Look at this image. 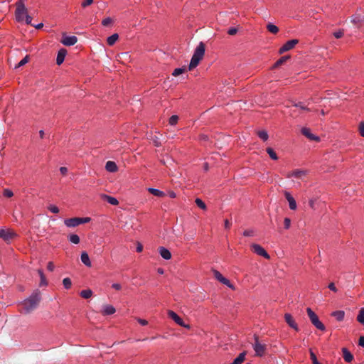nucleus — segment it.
<instances>
[{
  "label": "nucleus",
  "mask_w": 364,
  "mask_h": 364,
  "mask_svg": "<svg viewBox=\"0 0 364 364\" xmlns=\"http://www.w3.org/2000/svg\"><path fill=\"white\" fill-rule=\"evenodd\" d=\"M41 300V291L36 289L28 299L21 303L22 309L21 312L25 314H30L38 307Z\"/></svg>",
  "instance_id": "obj_1"
},
{
  "label": "nucleus",
  "mask_w": 364,
  "mask_h": 364,
  "mask_svg": "<svg viewBox=\"0 0 364 364\" xmlns=\"http://www.w3.org/2000/svg\"><path fill=\"white\" fill-rule=\"evenodd\" d=\"M205 46L203 42H200L194 50L193 55L191 58L188 69L192 70L198 66L200 60L203 58L205 55Z\"/></svg>",
  "instance_id": "obj_2"
},
{
  "label": "nucleus",
  "mask_w": 364,
  "mask_h": 364,
  "mask_svg": "<svg viewBox=\"0 0 364 364\" xmlns=\"http://www.w3.org/2000/svg\"><path fill=\"white\" fill-rule=\"evenodd\" d=\"M28 15V10L25 6L23 0H18L16 3V19L18 22L24 21V18Z\"/></svg>",
  "instance_id": "obj_3"
},
{
  "label": "nucleus",
  "mask_w": 364,
  "mask_h": 364,
  "mask_svg": "<svg viewBox=\"0 0 364 364\" xmlns=\"http://www.w3.org/2000/svg\"><path fill=\"white\" fill-rule=\"evenodd\" d=\"M307 314L312 324L318 329L324 331L325 326L319 321L318 316L312 311L311 308L306 309Z\"/></svg>",
  "instance_id": "obj_4"
},
{
  "label": "nucleus",
  "mask_w": 364,
  "mask_h": 364,
  "mask_svg": "<svg viewBox=\"0 0 364 364\" xmlns=\"http://www.w3.org/2000/svg\"><path fill=\"white\" fill-rule=\"evenodd\" d=\"M18 237L12 229H0V238L9 243Z\"/></svg>",
  "instance_id": "obj_5"
},
{
  "label": "nucleus",
  "mask_w": 364,
  "mask_h": 364,
  "mask_svg": "<svg viewBox=\"0 0 364 364\" xmlns=\"http://www.w3.org/2000/svg\"><path fill=\"white\" fill-rule=\"evenodd\" d=\"M255 338V343L252 345V347L254 348V350L255 351V354L257 356H262L264 355L265 349H266V345L261 343L259 341V338L257 336H254Z\"/></svg>",
  "instance_id": "obj_6"
},
{
  "label": "nucleus",
  "mask_w": 364,
  "mask_h": 364,
  "mask_svg": "<svg viewBox=\"0 0 364 364\" xmlns=\"http://www.w3.org/2000/svg\"><path fill=\"white\" fill-rule=\"evenodd\" d=\"M167 314L168 317L173 320L175 323H176L178 325L186 328H190V326L185 324L183 319L180 316H178L174 311L168 310Z\"/></svg>",
  "instance_id": "obj_7"
},
{
  "label": "nucleus",
  "mask_w": 364,
  "mask_h": 364,
  "mask_svg": "<svg viewBox=\"0 0 364 364\" xmlns=\"http://www.w3.org/2000/svg\"><path fill=\"white\" fill-rule=\"evenodd\" d=\"M299 41L297 39H292L286 42L279 50L280 54L291 50L297 43Z\"/></svg>",
  "instance_id": "obj_8"
},
{
  "label": "nucleus",
  "mask_w": 364,
  "mask_h": 364,
  "mask_svg": "<svg viewBox=\"0 0 364 364\" xmlns=\"http://www.w3.org/2000/svg\"><path fill=\"white\" fill-rule=\"evenodd\" d=\"M252 250L257 254L258 255L262 256L266 259H269L270 257L269 254L266 252V250L259 245L253 244L252 246Z\"/></svg>",
  "instance_id": "obj_9"
},
{
  "label": "nucleus",
  "mask_w": 364,
  "mask_h": 364,
  "mask_svg": "<svg viewBox=\"0 0 364 364\" xmlns=\"http://www.w3.org/2000/svg\"><path fill=\"white\" fill-rule=\"evenodd\" d=\"M213 272L215 279H218L220 282L231 289H234V287L231 284L230 282L224 277L218 270L213 269Z\"/></svg>",
  "instance_id": "obj_10"
},
{
  "label": "nucleus",
  "mask_w": 364,
  "mask_h": 364,
  "mask_svg": "<svg viewBox=\"0 0 364 364\" xmlns=\"http://www.w3.org/2000/svg\"><path fill=\"white\" fill-rule=\"evenodd\" d=\"M77 41V38L75 36H67L65 34L63 36L61 43L66 46H71L75 45Z\"/></svg>",
  "instance_id": "obj_11"
},
{
  "label": "nucleus",
  "mask_w": 364,
  "mask_h": 364,
  "mask_svg": "<svg viewBox=\"0 0 364 364\" xmlns=\"http://www.w3.org/2000/svg\"><path fill=\"white\" fill-rule=\"evenodd\" d=\"M350 21L358 28L364 26V16L360 14H355L351 16Z\"/></svg>",
  "instance_id": "obj_12"
},
{
  "label": "nucleus",
  "mask_w": 364,
  "mask_h": 364,
  "mask_svg": "<svg viewBox=\"0 0 364 364\" xmlns=\"http://www.w3.org/2000/svg\"><path fill=\"white\" fill-rule=\"evenodd\" d=\"M306 173H307V171L306 170L296 169V170H294L292 172L289 173L287 175V177L288 178L295 177L296 178L303 179L304 177L306 176Z\"/></svg>",
  "instance_id": "obj_13"
},
{
  "label": "nucleus",
  "mask_w": 364,
  "mask_h": 364,
  "mask_svg": "<svg viewBox=\"0 0 364 364\" xmlns=\"http://www.w3.org/2000/svg\"><path fill=\"white\" fill-rule=\"evenodd\" d=\"M284 319L287 324L296 331H299L298 326L290 314H284Z\"/></svg>",
  "instance_id": "obj_14"
},
{
  "label": "nucleus",
  "mask_w": 364,
  "mask_h": 364,
  "mask_svg": "<svg viewBox=\"0 0 364 364\" xmlns=\"http://www.w3.org/2000/svg\"><path fill=\"white\" fill-rule=\"evenodd\" d=\"M65 225L68 228H75L80 225V218H72L64 220Z\"/></svg>",
  "instance_id": "obj_15"
},
{
  "label": "nucleus",
  "mask_w": 364,
  "mask_h": 364,
  "mask_svg": "<svg viewBox=\"0 0 364 364\" xmlns=\"http://www.w3.org/2000/svg\"><path fill=\"white\" fill-rule=\"evenodd\" d=\"M116 312L115 308L112 305L105 304L102 306V314L104 316L112 315Z\"/></svg>",
  "instance_id": "obj_16"
},
{
  "label": "nucleus",
  "mask_w": 364,
  "mask_h": 364,
  "mask_svg": "<svg viewBox=\"0 0 364 364\" xmlns=\"http://www.w3.org/2000/svg\"><path fill=\"white\" fill-rule=\"evenodd\" d=\"M284 196H285L286 199L289 202V208L291 210H296V200H294V198L287 191H284Z\"/></svg>",
  "instance_id": "obj_17"
},
{
  "label": "nucleus",
  "mask_w": 364,
  "mask_h": 364,
  "mask_svg": "<svg viewBox=\"0 0 364 364\" xmlns=\"http://www.w3.org/2000/svg\"><path fill=\"white\" fill-rule=\"evenodd\" d=\"M301 133L303 135H304L306 137H307L310 140L317 141H319V137L311 134V131L309 128H306V127L302 128Z\"/></svg>",
  "instance_id": "obj_18"
},
{
  "label": "nucleus",
  "mask_w": 364,
  "mask_h": 364,
  "mask_svg": "<svg viewBox=\"0 0 364 364\" xmlns=\"http://www.w3.org/2000/svg\"><path fill=\"white\" fill-rule=\"evenodd\" d=\"M66 53H67V51L64 48H62L58 51L57 58H56L57 65H60L63 63V61L65 60V57L66 55Z\"/></svg>",
  "instance_id": "obj_19"
},
{
  "label": "nucleus",
  "mask_w": 364,
  "mask_h": 364,
  "mask_svg": "<svg viewBox=\"0 0 364 364\" xmlns=\"http://www.w3.org/2000/svg\"><path fill=\"white\" fill-rule=\"evenodd\" d=\"M159 254H160V255H161L164 259H171V252H170L168 249H166V248H165V247H160L159 248Z\"/></svg>",
  "instance_id": "obj_20"
},
{
  "label": "nucleus",
  "mask_w": 364,
  "mask_h": 364,
  "mask_svg": "<svg viewBox=\"0 0 364 364\" xmlns=\"http://www.w3.org/2000/svg\"><path fill=\"white\" fill-rule=\"evenodd\" d=\"M343 357L346 362L350 363L353 360V355L346 348L342 349Z\"/></svg>",
  "instance_id": "obj_21"
},
{
  "label": "nucleus",
  "mask_w": 364,
  "mask_h": 364,
  "mask_svg": "<svg viewBox=\"0 0 364 364\" xmlns=\"http://www.w3.org/2000/svg\"><path fill=\"white\" fill-rule=\"evenodd\" d=\"M101 198L103 200L107 201L111 205H117L119 204V201L117 200V199L114 197H112V196H107L105 194H102V195H101Z\"/></svg>",
  "instance_id": "obj_22"
},
{
  "label": "nucleus",
  "mask_w": 364,
  "mask_h": 364,
  "mask_svg": "<svg viewBox=\"0 0 364 364\" xmlns=\"http://www.w3.org/2000/svg\"><path fill=\"white\" fill-rule=\"evenodd\" d=\"M105 168L107 171L114 173L117 171V164L114 161H109L106 163Z\"/></svg>",
  "instance_id": "obj_23"
},
{
  "label": "nucleus",
  "mask_w": 364,
  "mask_h": 364,
  "mask_svg": "<svg viewBox=\"0 0 364 364\" xmlns=\"http://www.w3.org/2000/svg\"><path fill=\"white\" fill-rule=\"evenodd\" d=\"M82 262L87 267H91L92 264L88 254L86 252H82L80 257Z\"/></svg>",
  "instance_id": "obj_24"
},
{
  "label": "nucleus",
  "mask_w": 364,
  "mask_h": 364,
  "mask_svg": "<svg viewBox=\"0 0 364 364\" xmlns=\"http://www.w3.org/2000/svg\"><path fill=\"white\" fill-rule=\"evenodd\" d=\"M147 191L151 194H152V195H154V196H155L156 197L162 198V197H164L166 196L164 192H163V191H161L160 190L154 188H148Z\"/></svg>",
  "instance_id": "obj_25"
},
{
  "label": "nucleus",
  "mask_w": 364,
  "mask_h": 364,
  "mask_svg": "<svg viewBox=\"0 0 364 364\" xmlns=\"http://www.w3.org/2000/svg\"><path fill=\"white\" fill-rule=\"evenodd\" d=\"M331 316L335 317L338 321H341L344 318L345 312L343 311H336L331 314Z\"/></svg>",
  "instance_id": "obj_26"
},
{
  "label": "nucleus",
  "mask_w": 364,
  "mask_h": 364,
  "mask_svg": "<svg viewBox=\"0 0 364 364\" xmlns=\"http://www.w3.org/2000/svg\"><path fill=\"white\" fill-rule=\"evenodd\" d=\"M245 352H242L230 364H242L245 359Z\"/></svg>",
  "instance_id": "obj_27"
},
{
  "label": "nucleus",
  "mask_w": 364,
  "mask_h": 364,
  "mask_svg": "<svg viewBox=\"0 0 364 364\" xmlns=\"http://www.w3.org/2000/svg\"><path fill=\"white\" fill-rule=\"evenodd\" d=\"M290 58L289 55H284L280 58L273 65V68H276L284 64L287 60Z\"/></svg>",
  "instance_id": "obj_28"
},
{
  "label": "nucleus",
  "mask_w": 364,
  "mask_h": 364,
  "mask_svg": "<svg viewBox=\"0 0 364 364\" xmlns=\"http://www.w3.org/2000/svg\"><path fill=\"white\" fill-rule=\"evenodd\" d=\"M119 38V36L117 33H114L112 34V36H110L109 37L107 38V43L109 46H113L116 41L118 40Z\"/></svg>",
  "instance_id": "obj_29"
},
{
  "label": "nucleus",
  "mask_w": 364,
  "mask_h": 364,
  "mask_svg": "<svg viewBox=\"0 0 364 364\" xmlns=\"http://www.w3.org/2000/svg\"><path fill=\"white\" fill-rule=\"evenodd\" d=\"M80 296L82 298H84V299H89V298H90L92 296V291L90 289H85V290H82L80 292Z\"/></svg>",
  "instance_id": "obj_30"
},
{
  "label": "nucleus",
  "mask_w": 364,
  "mask_h": 364,
  "mask_svg": "<svg viewBox=\"0 0 364 364\" xmlns=\"http://www.w3.org/2000/svg\"><path fill=\"white\" fill-rule=\"evenodd\" d=\"M357 321L364 325V308H361L357 316Z\"/></svg>",
  "instance_id": "obj_31"
},
{
  "label": "nucleus",
  "mask_w": 364,
  "mask_h": 364,
  "mask_svg": "<svg viewBox=\"0 0 364 364\" xmlns=\"http://www.w3.org/2000/svg\"><path fill=\"white\" fill-rule=\"evenodd\" d=\"M266 151L272 159H273V160L278 159L277 154L272 148L268 147V148H267Z\"/></svg>",
  "instance_id": "obj_32"
},
{
  "label": "nucleus",
  "mask_w": 364,
  "mask_h": 364,
  "mask_svg": "<svg viewBox=\"0 0 364 364\" xmlns=\"http://www.w3.org/2000/svg\"><path fill=\"white\" fill-rule=\"evenodd\" d=\"M267 30L272 33H277L279 31V28L274 24L269 23L267 26Z\"/></svg>",
  "instance_id": "obj_33"
},
{
  "label": "nucleus",
  "mask_w": 364,
  "mask_h": 364,
  "mask_svg": "<svg viewBox=\"0 0 364 364\" xmlns=\"http://www.w3.org/2000/svg\"><path fill=\"white\" fill-rule=\"evenodd\" d=\"M69 240L73 244H78L80 242V237L77 235L72 234L69 236Z\"/></svg>",
  "instance_id": "obj_34"
},
{
  "label": "nucleus",
  "mask_w": 364,
  "mask_h": 364,
  "mask_svg": "<svg viewBox=\"0 0 364 364\" xmlns=\"http://www.w3.org/2000/svg\"><path fill=\"white\" fill-rule=\"evenodd\" d=\"M257 135L263 141H267L268 139V134L264 130L259 131L257 132Z\"/></svg>",
  "instance_id": "obj_35"
},
{
  "label": "nucleus",
  "mask_w": 364,
  "mask_h": 364,
  "mask_svg": "<svg viewBox=\"0 0 364 364\" xmlns=\"http://www.w3.org/2000/svg\"><path fill=\"white\" fill-rule=\"evenodd\" d=\"M196 204L200 208H201L202 210H206V205L205 203L200 198H196Z\"/></svg>",
  "instance_id": "obj_36"
},
{
  "label": "nucleus",
  "mask_w": 364,
  "mask_h": 364,
  "mask_svg": "<svg viewBox=\"0 0 364 364\" xmlns=\"http://www.w3.org/2000/svg\"><path fill=\"white\" fill-rule=\"evenodd\" d=\"M63 284L65 289H68L71 287L72 282L70 278L67 277L63 279Z\"/></svg>",
  "instance_id": "obj_37"
},
{
  "label": "nucleus",
  "mask_w": 364,
  "mask_h": 364,
  "mask_svg": "<svg viewBox=\"0 0 364 364\" xmlns=\"http://www.w3.org/2000/svg\"><path fill=\"white\" fill-rule=\"evenodd\" d=\"M28 60H29V56L28 55H26L16 65V68H20L24 65H26L28 62Z\"/></svg>",
  "instance_id": "obj_38"
},
{
  "label": "nucleus",
  "mask_w": 364,
  "mask_h": 364,
  "mask_svg": "<svg viewBox=\"0 0 364 364\" xmlns=\"http://www.w3.org/2000/svg\"><path fill=\"white\" fill-rule=\"evenodd\" d=\"M113 21H113V19L112 18L107 17V18H105V19L102 20V24L104 26H109L112 24Z\"/></svg>",
  "instance_id": "obj_39"
},
{
  "label": "nucleus",
  "mask_w": 364,
  "mask_h": 364,
  "mask_svg": "<svg viewBox=\"0 0 364 364\" xmlns=\"http://www.w3.org/2000/svg\"><path fill=\"white\" fill-rule=\"evenodd\" d=\"M185 70H186V69L183 68H176L173 70L172 75L173 76H178L179 75L185 72Z\"/></svg>",
  "instance_id": "obj_40"
},
{
  "label": "nucleus",
  "mask_w": 364,
  "mask_h": 364,
  "mask_svg": "<svg viewBox=\"0 0 364 364\" xmlns=\"http://www.w3.org/2000/svg\"><path fill=\"white\" fill-rule=\"evenodd\" d=\"M178 119V117L177 115H172L169 119V124L171 125H175Z\"/></svg>",
  "instance_id": "obj_41"
},
{
  "label": "nucleus",
  "mask_w": 364,
  "mask_h": 364,
  "mask_svg": "<svg viewBox=\"0 0 364 364\" xmlns=\"http://www.w3.org/2000/svg\"><path fill=\"white\" fill-rule=\"evenodd\" d=\"M3 195L5 197L11 198L14 196V193H13L12 191H11L10 189L6 188L4 190Z\"/></svg>",
  "instance_id": "obj_42"
},
{
  "label": "nucleus",
  "mask_w": 364,
  "mask_h": 364,
  "mask_svg": "<svg viewBox=\"0 0 364 364\" xmlns=\"http://www.w3.org/2000/svg\"><path fill=\"white\" fill-rule=\"evenodd\" d=\"M293 106L295 107H299L302 110H309V109L306 106L304 105L302 102L294 103Z\"/></svg>",
  "instance_id": "obj_43"
},
{
  "label": "nucleus",
  "mask_w": 364,
  "mask_h": 364,
  "mask_svg": "<svg viewBox=\"0 0 364 364\" xmlns=\"http://www.w3.org/2000/svg\"><path fill=\"white\" fill-rule=\"evenodd\" d=\"M48 210L50 211H51L52 213H59V208L54 205H50L48 207Z\"/></svg>",
  "instance_id": "obj_44"
},
{
  "label": "nucleus",
  "mask_w": 364,
  "mask_h": 364,
  "mask_svg": "<svg viewBox=\"0 0 364 364\" xmlns=\"http://www.w3.org/2000/svg\"><path fill=\"white\" fill-rule=\"evenodd\" d=\"M152 140H153V142H154V145L156 146H161V141H160V138L158 136H154L152 138Z\"/></svg>",
  "instance_id": "obj_45"
},
{
  "label": "nucleus",
  "mask_w": 364,
  "mask_h": 364,
  "mask_svg": "<svg viewBox=\"0 0 364 364\" xmlns=\"http://www.w3.org/2000/svg\"><path fill=\"white\" fill-rule=\"evenodd\" d=\"M284 228L289 229L291 226V220L289 218H285L284 220Z\"/></svg>",
  "instance_id": "obj_46"
},
{
  "label": "nucleus",
  "mask_w": 364,
  "mask_h": 364,
  "mask_svg": "<svg viewBox=\"0 0 364 364\" xmlns=\"http://www.w3.org/2000/svg\"><path fill=\"white\" fill-rule=\"evenodd\" d=\"M254 235V230H246L243 232V235L245 237H252Z\"/></svg>",
  "instance_id": "obj_47"
},
{
  "label": "nucleus",
  "mask_w": 364,
  "mask_h": 364,
  "mask_svg": "<svg viewBox=\"0 0 364 364\" xmlns=\"http://www.w3.org/2000/svg\"><path fill=\"white\" fill-rule=\"evenodd\" d=\"M343 34H344V33H343V30H339L338 31L333 33V36L336 38H341V37H343Z\"/></svg>",
  "instance_id": "obj_48"
},
{
  "label": "nucleus",
  "mask_w": 364,
  "mask_h": 364,
  "mask_svg": "<svg viewBox=\"0 0 364 364\" xmlns=\"http://www.w3.org/2000/svg\"><path fill=\"white\" fill-rule=\"evenodd\" d=\"M94 0H84L82 2V6L83 8H85L90 5H91L92 3H93Z\"/></svg>",
  "instance_id": "obj_49"
},
{
  "label": "nucleus",
  "mask_w": 364,
  "mask_h": 364,
  "mask_svg": "<svg viewBox=\"0 0 364 364\" xmlns=\"http://www.w3.org/2000/svg\"><path fill=\"white\" fill-rule=\"evenodd\" d=\"M311 359L312 360L313 364H320L317 360L316 355L311 351L310 353Z\"/></svg>",
  "instance_id": "obj_50"
},
{
  "label": "nucleus",
  "mask_w": 364,
  "mask_h": 364,
  "mask_svg": "<svg viewBox=\"0 0 364 364\" xmlns=\"http://www.w3.org/2000/svg\"><path fill=\"white\" fill-rule=\"evenodd\" d=\"M359 132L360 134L364 137V122H360L359 124Z\"/></svg>",
  "instance_id": "obj_51"
},
{
  "label": "nucleus",
  "mask_w": 364,
  "mask_h": 364,
  "mask_svg": "<svg viewBox=\"0 0 364 364\" xmlns=\"http://www.w3.org/2000/svg\"><path fill=\"white\" fill-rule=\"evenodd\" d=\"M237 32V29L236 28H230L228 30V33L230 36L235 35Z\"/></svg>",
  "instance_id": "obj_52"
},
{
  "label": "nucleus",
  "mask_w": 364,
  "mask_h": 364,
  "mask_svg": "<svg viewBox=\"0 0 364 364\" xmlns=\"http://www.w3.org/2000/svg\"><path fill=\"white\" fill-rule=\"evenodd\" d=\"M91 220L90 218H80V224L89 223Z\"/></svg>",
  "instance_id": "obj_53"
},
{
  "label": "nucleus",
  "mask_w": 364,
  "mask_h": 364,
  "mask_svg": "<svg viewBox=\"0 0 364 364\" xmlns=\"http://www.w3.org/2000/svg\"><path fill=\"white\" fill-rule=\"evenodd\" d=\"M54 264L52 262H49L48 263V266H47V269L50 271V272H53L54 270Z\"/></svg>",
  "instance_id": "obj_54"
},
{
  "label": "nucleus",
  "mask_w": 364,
  "mask_h": 364,
  "mask_svg": "<svg viewBox=\"0 0 364 364\" xmlns=\"http://www.w3.org/2000/svg\"><path fill=\"white\" fill-rule=\"evenodd\" d=\"M24 20H25L26 24L31 25L32 18L28 14L26 16Z\"/></svg>",
  "instance_id": "obj_55"
},
{
  "label": "nucleus",
  "mask_w": 364,
  "mask_h": 364,
  "mask_svg": "<svg viewBox=\"0 0 364 364\" xmlns=\"http://www.w3.org/2000/svg\"><path fill=\"white\" fill-rule=\"evenodd\" d=\"M137 321L142 326H146L148 324V321L145 319H142V318H137Z\"/></svg>",
  "instance_id": "obj_56"
},
{
  "label": "nucleus",
  "mask_w": 364,
  "mask_h": 364,
  "mask_svg": "<svg viewBox=\"0 0 364 364\" xmlns=\"http://www.w3.org/2000/svg\"><path fill=\"white\" fill-rule=\"evenodd\" d=\"M224 225H225V228L230 229L232 223H231V222L229 220L226 219V220H225V224Z\"/></svg>",
  "instance_id": "obj_57"
},
{
  "label": "nucleus",
  "mask_w": 364,
  "mask_h": 364,
  "mask_svg": "<svg viewBox=\"0 0 364 364\" xmlns=\"http://www.w3.org/2000/svg\"><path fill=\"white\" fill-rule=\"evenodd\" d=\"M328 288H329L331 291H335V292H336V291H337V289H336V286H335L334 283H333V282H332V283H330V284H328Z\"/></svg>",
  "instance_id": "obj_58"
},
{
  "label": "nucleus",
  "mask_w": 364,
  "mask_h": 364,
  "mask_svg": "<svg viewBox=\"0 0 364 364\" xmlns=\"http://www.w3.org/2000/svg\"><path fill=\"white\" fill-rule=\"evenodd\" d=\"M40 285L41 286L47 285V282H46L45 275H43V277H41Z\"/></svg>",
  "instance_id": "obj_59"
},
{
  "label": "nucleus",
  "mask_w": 364,
  "mask_h": 364,
  "mask_svg": "<svg viewBox=\"0 0 364 364\" xmlns=\"http://www.w3.org/2000/svg\"><path fill=\"white\" fill-rule=\"evenodd\" d=\"M358 344L364 348V336H360L359 338Z\"/></svg>",
  "instance_id": "obj_60"
},
{
  "label": "nucleus",
  "mask_w": 364,
  "mask_h": 364,
  "mask_svg": "<svg viewBox=\"0 0 364 364\" xmlns=\"http://www.w3.org/2000/svg\"><path fill=\"white\" fill-rule=\"evenodd\" d=\"M60 171L63 175H66L68 173V168L66 167H60Z\"/></svg>",
  "instance_id": "obj_61"
},
{
  "label": "nucleus",
  "mask_w": 364,
  "mask_h": 364,
  "mask_svg": "<svg viewBox=\"0 0 364 364\" xmlns=\"http://www.w3.org/2000/svg\"><path fill=\"white\" fill-rule=\"evenodd\" d=\"M142 250H143V245L141 243L138 242L137 246H136V252H142Z\"/></svg>",
  "instance_id": "obj_62"
},
{
  "label": "nucleus",
  "mask_w": 364,
  "mask_h": 364,
  "mask_svg": "<svg viewBox=\"0 0 364 364\" xmlns=\"http://www.w3.org/2000/svg\"><path fill=\"white\" fill-rule=\"evenodd\" d=\"M112 288L115 289L116 290H120L121 289V285L119 284H112Z\"/></svg>",
  "instance_id": "obj_63"
},
{
  "label": "nucleus",
  "mask_w": 364,
  "mask_h": 364,
  "mask_svg": "<svg viewBox=\"0 0 364 364\" xmlns=\"http://www.w3.org/2000/svg\"><path fill=\"white\" fill-rule=\"evenodd\" d=\"M168 194H169V196H170L171 198H176V193H175L173 191H170V192L168 193Z\"/></svg>",
  "instance_id": "obj_64"
}]
</instances>
